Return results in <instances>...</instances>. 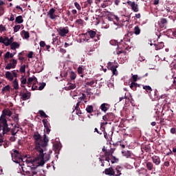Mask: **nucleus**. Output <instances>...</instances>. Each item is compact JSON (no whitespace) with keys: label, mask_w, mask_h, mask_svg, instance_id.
I'll use <instances>...</instances> for the list:
<instances>
[{"label":"nucleus","mask_w":176,"mask_h":176,"mask_svg":"<svg viewBox=\"0 0 176 176\" xmlns=\"http://www.w3.org/2000/svg\"><path fill=\"white\" fill-rule=\"evenodd\" d=\"M50 159V155H37L35 158L27 160V162L32 164L31 170L28 171V176H34L38 174L36 168L43 167L45 163Z\"/></svg>","instance_id":"nucleus-1"},{"label":"nucleus","mask_w":176,"mask_h":176,"mask_svg":"<svg viewBox=\"0 0 176 176\" xmlns=\"http://www.w3.org/2000/svg\"><path fill=\"white\" fill-rule=\"evenodd\" d=\"M34 142L36 144V151L38 152L39 155H47V153H44L46 151L47 146V142H49V138L44 134V137L42 138L41 134L35 133L33 135Z\"/></svg>","instance_id":"nucleus-2"},{"label":"nucleus","mask_w":176,"mask_h":176,"mask_svg":"<svg viewBox=\"0 0 176 176\" xmlns=\"http://www.w3.org/2000/svg\"><path fill=\"white\" fill-rule=\"evenodd\" d=\"M10 131V129H9V126H8V120H6V118L5 116H1L0 117V134L3 135H5V134H7V133H9Z\"/></svg>","instance_id":"nucleus-3"},{"label":"nucleus","mask_w":176,"mask_h":176,"mask_svg":"<svg viewBox=\"0 0 176 176\" xmlns=\"http://www.w3.org/2000/svg\"><path fill=\"white\" fill-rule=\"evenodd\" d=\"M118 67H119V64H118L117 63H115L112 62H109L107 63L108 69H110V71L112 72L113 75H116V76H118V70L116 69Z\"/></svg>","instance_id":"nucleus-4"},{"label":"nucleus","mask_w":176,"mask_h":176,"mask_svg":"<svg viewBox=\"0 0 176 176\" xmlns=\"http://www.w3.org/2000/svg\"><path fill=\"white\" fill-rule=\"evenodd\" d=\"M129 5L133 12L137 13L140 12V9L138 8V4L135 3V1H131L130 0L127 1L126 3H123V5Z\"/></svg>","instance_id":"nucleus-5"},{"label":"nucleus","mask_w":176,"mask_h":176,"mask_svg":"<svg viewBox=\"0 0 176 176\" xmlns=\"http://www.w3.org/2000/svg\"><path fill=\"white\" fill-rule=\"evenodd\" d=\"M121 43L124 45V49H126V50H129V47H130L131 45V42H130V38H129V34H126L122 40H121Z\"/></svg>","instance_id":"nucleus-6"},{"label":"nucleus","mask_w":176,"mask_h":176,"mask_svg":"<svg viewBox=\"0 0 176 176\" xmlns=\"http://www.w3.org/2000/svg\"><path fill=\"white\" fill-rule=\"evenodd\" d=\"M5 76L8 80L12 82L14 78H17V73L16 72V70H13L12 72H6Z\"/></svg>","instance_id":"nucleus-7"},{"label":"nucleus","mask_w":176,"mask_h":176,"mask_svg":"<svg viewBox=\"0 0 176 176\" xmlns=\"http://www.w3.org/2000/svg\"><path fill=\"white\" fill-rule=\"evenodd\" d=\"M57 32L60 36L64 38V36H67V34L69 32V30L68 29V27H60L57 29Z\"/></svg>","instance_id":"nucleus-8"},{"label":"nucleus","mask_w":176,"mask_h":176,"mask_svg":"<svg viewBox=\"0 0 176 176\" xmlns=\"http://www.w3.org/2000/svg\"><path fill=\"white\" fill-rule=\"evenodd\" d=\"M17 65V60L16 59H11L10 60V63L7 64L5 69H13L16 68V66Z\"/></svg>","instance_id":"nucleus-9"},{"label":"nucleus","mask_w":176,"mask_h":176,"mask_svg":"<svg viewBox=\"0 0 176 176\" xmlns=\"http://www.w3.org/2000/svg\"><path fill=\"white\" fill-rule=\"evenodd\" d=\"M22 155H12V160L14 163L19 164L21 162H23Z\"/></svg>","instance_id":"nucleus-10"},{"label":"nucleus","mask_w":176,"mask_h":176,"mask_svg":"<svg viewBox=\"0 0 176 176\" xmlns=\"http://www.w3.org/2000/svg\"><path fill=\"white\" fill-rule=\"evenodd\" d=\"M148 96L152 100V101H155V100H157V89H153L148 94Z\"/></svg>","instance_id":"nucleus-11"},{"label":"nucleus","mask_w":176,"mask_h":176,"mask_svg":"<svg viewBox=\"0 0 176 176\" xmlns=\"http://www.w3.org/2000/svg\"><path fill=\"white\" fill-rule=\"evenodd\" d=\"M104 156H111L110 157H104V160L107 162L111 161V164H115V163H118L119 162V159H118L116 157H113L112 155H104Z\"/></svg>","instance_id":"nucleus-12"},{"label":"nucleus","mask_w":176,"mask_h":176,"mask_svg":"<svg viewBox=\"0 0 176 176\" xmlns=\"http://www.w3.org/2000/svg\"><path fill=\"white\" fill-rule=\"evenodd\" d=\"M54 13H56V10L54 8H51L49 10L47 15L49 16L51 20H54V19L57 18V15H56V14Z\"/></svg>","instance_id":"nucleus-13"},{"label":"nucleus","mask_w":176,"mask_h":176,"mask_svg":"<svg viewBox=\"0 0 176 176\" xmlns=\"http://www.w3.org/2000/svg\"><path fill=\"white\" fill-rule=\"evenodd\" d=\"M103 173H104V174L107 175L116 176L115 171L111 167L104 169V172Z\"/></svg>","instance_id":"nucleus-14"},{"label":"nucleus","mask_w":176,"mask_h":176,"mask_svg":"<svg viewBox=\"0 0 176 176\" xmlns=\"http://www.w3.org/2000/svg\"><path fill=\"white\" fill-rule=\"evenodd\" d=\"M13 41H14V38H13V37H10V38L9 37H5L4 45L6 46H10Z\"/></svg>","instance_id":"nucleus-15"},{"label":"nucleus","mask_w":176,"mask_h":176,"mask_svg":"<svg viewBox=\"0 0 176 176\" xmlns=\"http://www.w3.org/2000/svg\"><path fill=\"white\" fill-rule=\"evenodd\" d=\"M10 46L11 50H14V52H16V49H19L20 47V43L12 41Z\"/></svg>","instance_id":"nucleus-16"},{"label":"nucleus","mask_w":176,"mask_h":176,"mask_svg":"<svg viewBox=\"0 0 176 176\" xmlns=\"http://www.w3.org/2000/svg\"><path fill=\"white\" fill-rule=\"evenodd\" d=\"M21 97L23 101H25L27 100H30V98L31 97V94H30L29 92L23 93L21 94Z\"/></svg>","instance_id":"nucleus-17"},{"label":"nucleus","mask_w":176,"mask_h":176,"mask_svg":"<svg viewBox=\"0 0 176 176\" xmlns=\"http://www.w3.org/2000/svg\"><path fill=\"white\" fill-rule=\"evenodd\" d=\"M123 170V168L122 166H116V168H115V174L116 176H120L122 175V170Z\"/></svg>","instance_id":"nucleus-18"},{"label":"nucleus","mask_w":176,"mask_h":176,"mask_svg":"<svg viewBox=\"0 0 176 176\" xmlns=\"http://www.w3.org/2000/svg\"><path fill=\"white\" fill-rule=\"evenodd\" d=\"M89 41H90V39L87 38V34H82L81 35V38L80 39V43L82 42H89Z\"/></svg>","instance_id":"nucleus-19"},{"label":"nucleus","mask_w":176,"mask_h":176,"mask_svg":"<svg viewBox=\"0 0 176 176\" xmlns=\"http://www.w3.org/2000/svg\"><path fill=\"white\" fill-rule=\"evenodd\" d=\"M155 50H160L164 47V43L163 42L158 43V44H154Z\"/></svg>","instance_id":"nucleus-20"},{"label":"nucleus","mask_w":176,"mask_h":176,"mask_svg":"<svg viewBox=\"0 0 176 176\" xmlns=\"http://www.w3.org/2000/svg\"><path fill=\"white\" fill-rule=\"evenodd\" d=\"M21 35L23 38V39H28V38H30V32L25 30H22Z\"/></svg>","instance_id":"nucleus-21"},{"label":"nucleus","mask_w":176,"mask_h":176,"mask_svg":"<svg viewBox=\"0 0 176 176\" xmlns=\"http://www.w3.org/2000/svg\"><path fill=\"white\" fill-rule=\"evenodd\" d=\"M102 151V152H104L105 155H112L115 151V148H111L109 151H107V148H105V146H104Z\"/></svg>","instance_id":"nucleus-22"},{"label":"nucleus","mask_w":176,"mask_h":176,"mask_svg":"<svg viewBox=\"0 0 176 176\" xmlns=\"http://www.w3.org/2000/svg\"><path fill=\"white\" fill-rule=\"evenodd\" d=\"M23 21L24 19H23V16L21 15L16 16L15 19V23H16V24H22Z\"/></svg>","instance_id":"nucleus-23"},{"label":"nucleus","mask_w":176,"mask_h":176,"mask_svg":"<svg viewBox=\"0 0 176 176\" xmlns=\"http://www.w3.org/2000/svg\"><path fill=\"white\" fill-rule=\"evenodd\" d=\"M12 115V111L9 109L3 110V115L1 116H4L6 118V116H10Z\"/></svg>","instance_id":"nucleus-24"},{"label":"nucleus","mask_w":176,"mask_h":176,"mask_svg":"<svg viewBox=\"0 0 176 176\" xmlns=\"http://www.w3.org/2000/svg\"><path fill=\"white\" fill-rule=\"evenodd\" d=\"M152 159H153V162H154L155 165H159L160 164V159L159 158L158 156L154 155L153 156Z\"/></svg>","instance_id":"nucleus-25"},{"label":"nucleus","mask_w":176,"mask_h":176,"mask_svg":"<svg viewBox=\"0 0 176 176\" xmlns=\"http://www.w3.org/2000/svg\"><path fill=\"white\" fill-rule=\"evenodd\" d=\"M19 129L20 127L19 126V124L15 125L14 127L11 130V134H14L16 135V134L19 133Z\"/></svg>","instance_id":"nucleus-26"},{"label":"nucleus","mask_w":176,"mask_h":176,"mask_svg":"<svg viewBox=\"0 0 176 176\" xmlns=\"http://www.w3.org/2000/svg\"><path fill=\"white\" fill-rule=\"evenodd\" d=\"M133 32L135 35H140V34H141V29L140 28V27H138V25H136L133 28Z\"/></svg>","instance_id":"nucleus-27"},{"label":"nucleus","mask_w":176,"mask_h":176,"mask_svg":"<svg viewBox=\"0 0 176 176\" xmlns=\"http://www.w3.org/2000/svg\"><path fill=\"white\" fill-rule=\"evenodd\" d=\"M146 168H147V170L151 171L154 168V165L151 162H147L146 163Z\"/></svg>","instance_id":"nucleus-28"},{"label":"nucleus","mask_w":176,"mask_h":176,"mask_svg":"<svg viewBox=\"0 0 176 176\" xmlns=\"http://www.w3.org/2000/svg\"><path fill=\"white\" fill-rule=\"evenodd\" d=\"M67 89L68 90H72L74 89H76V84L75 83H68L67 84Z\"/></svg>","instance_id":"nucleus-29"},{"label":"nucleus","mask_w":176,"mask_h":176,"mask_svg":"<svg viewBox=\"0 0 176 176\" xmlns=\"http://www.w3.org/2000/svg\"><path fill=\"white\" fill-rule=\"evenodd\" d=\"M54 152L56 155H60V144H54Z\"/></svg>","instance_id":"nucleus-30"},{"label":"nucleus","mask_w":176,"mask_h":176,"mask_svg":"<svg viewBox=\"0 0 176 176\" xmlns=\"http://www.w3.org/2000/svg\"><path fill=\"white\" fill-rule=\"evenodd\" d=\"M87 32H88V35L91 38H94V36H96V31H94V30H89Z\"/></svg>","instance_id":"nucleus-31"},{"label":"nucleus","mask_w":176,"mask_h":176,"mask_svg":"<svg viewBox=\"0 0 176 176\" xmlns=\"http://www.w3.org/2000/svg\"><path fill=\"white\" fill-rule=\"evenodd\" d=\"M13 87H14V90H19V82L17 81V78H16L13 81Z\"/></svg>","instance_id":"nucleus-32"},{"label":"nucleus","mask_w":176,"mask_h":176,"mask_svg":"<svg viewBox=\"0 0 176 176\" xmlns=\"http://www.w3.org/2000/svg\"><path fill=\"white\" fill-rule=\"evenodd\" d=\"M143 89L147 91V93L149 94L151 91H152L153 89H152V87L149 85H146L143 87Z\"/></svg>","instance_id":"nucleus-33"},{"label":"nucleus","mask_w":176,"mask_h":176,"mask_svg":"<svg viewBox=\"0 0 176 176\" xmlns=\"http://www.w3.org/2000/svg\"><path fill=\"white\" fill-rule=\"evenodd\" d=\"M86 111L87 113H93V106L91 105L87 106Z\"/></svg>","instance_id":"nucleus-34"},{"label":"nucleus","mask_w":176,"mask_h":176,"mask_svg":"<svg viewBox=\"0 0 176 176\" xmlns=\"http://www.w3.org/2000/svg\"><path fill=\"white\" fill-rule=\"evenodd\" d=\"M100 109L103 111V112H107V111H108V108H107V104L103 103L100 105Z\"/></svg>","instance_id":"nucleus-35"},{"label":"nucleus","mask_w":176,"mask_h":176,"mask_svg":"<svg viewBox=\"0 0 176 176\" xmlns=\"http://www.w3.org/2000/svg\"><path fill=\"white\" fill-rule=\"evenodd\" d=\"M74 6L76 8V9H77V10H78V12H80V10H82V7L80 6V4H79V3L78 2H74Z\"/></svg>","instance_id":"nucleus-36"},{"label":"nucleus","mask_w":176,"mask_h":176,"mask_svg":"<svg viewBox=\"0 0 176 176\" xmlns=\"http://www.w3.org/2000/svg\"><path fill=\"white\" fill-rule=\"evenodd\" d=\"M9 58H10V52H7L4 54V60H5V61H8V60H9Z\"/></svg>","instance_id":"nucleus-37"},{"label":"nucleus","mask_w":176,"mask_h":176,"mask_svg":"<svg viewBox=\"0 0 176 176\" xmlns=\"http://www.w3.org/2000/svg\"><path fill=\"white\" fill-rule=\"evenodd\" d=\"M137 86H138L137 83H135L134 82H131L130 85V87L132 90H136Z\"/></svg>","instance_id":"nucleus-38"},{"label":"nucleus","mask_w":176,"mask_h":176,"mask_svg":"<svg viewBox=\"0 0 176 176\" xmlns=\"http://www.w3.org/2000/svg\"><path fill=\"white\" fill-rule=\"evenodd\" d=\"M94 83H96V81L94 80H91L90 81H88L86 82L87 86H91V87H93L94 86Z\"/></svg>","instance_id":"nucleus-39"},{"label":"nucleus","mask_w":176,"mask_h":176,"mask_svg":"<svg viewBox=\"0 0 176 176\" xmlns=\"http://www.w3.org/2000/svg\"><path fill=\"white\" fill-rule=\"evenodd\" d=\"M38 113L40 115V116H41V118H47V115H46V113H45V111L40 110L38 111Z\"/></svg>","instance_id":"nucleus-40"},{"label":"nucleus","mask_w":176,"mask_h":176,"mask_svg":"<svg viewBox=\"0 0 176 176\" xmlns=\"http://www.w3.org/2000/svg\"><path fill=\"white\" fill-rule=\"evenodd\" d=\"M70 79L72 80H75V79H76V74H75V72H72L70 74Z\"/></svg>","instance_id":"nucleus-41"},{"label":"nucleus","mask_w":176,"mask_h":176,"mask_svg":"<svg viewBox=\"0 0 176 176\" xmlns=\"http://www.w3.org/2000/svg\"><path fill=\"white\" fill-rule=\"evenodd\" d=\"M21 28V26L20 25H16L14 27V32H19Z\"/></svg>","instance_id":"nucleus-42"},{"label":"nucleus","mask_w":176,"mask_h":176,"mask_svg":"<svg viewBox=\"0 0 176 176\" xmlns=\"http://www.w3.org/2000/svg\"><path fill=\"white\" fill-rule=\"evenodd\" d=\"M21 87H25V86L24 85H25V83H27V78H21Z\"/></svg>","instance_id":"nucleus-43"},{"label":"nucleus","mask_w":176,"mask_h":176,"mask_svg":"<svg viewBox=\"0 0 176 176\" xmlns=\"http://www.w3.org/2000/svg\"><path fill=\"white\" fill-rule=\"evenodd\" d=\"M43 124L45 129L49 127V122L47 121V120L46 119L43 120Z\"/></svg>","instance_id":"nucleus-44"},{"label":"nucleus","mask_w":176,"mask_h":176,"mask_svg":"<svg viewBox=\"0 0 176 176\" xmlns=\"http://www.w3.org/2000/svg\"><path fill=\"white\" fill-rule=\"evenodd\" d=\"M34 79H36V78H35V77H34V78L30 77V78L28 79L27 85H28V86H30V83H32V81H33Z\"/></svg>","instance_id":"nucleus-45"},{"label":"nucleus","mask_w":176,"mask_h":176,"mask_svg":"<svg viewBox=\"0 0 176 176\" xmlns=\"http://www.w3.org/2000/svg\"><path fill=\"white\" fill-rule=\"evenodd\" d=\"M76 24H78V25H83V20L82 19H76Z\"/></svg>","instance_id":"nucleus-46"},{"label":"nucleus","mask_w":176,"mask_h":176,"mask_svg":"<svg viewBox=\"0 0 176 176\" xmlns=\"http://www.w3.org/2000/svg\"><path fill=\"white\" fill-rule=\"evenodd\" d=\"M3 31H6V27H5V25L1 24L0 25V33L2 34V32H3Z\"/></svg>","instance_id":"nucleus-47"},{"label":"nucleus","mask_w":176,"mask_h":176,"mask_svg":"<svg viewBox=\"0 0 176 176\" xmlns=\"http://www.w3.org/2000/svg\"><path fill=\"white\" fill-rule=\"evenodd\" d=\"M75 111H76V115H78V116L82 115V111H80V107H78V109H74V112H75Z\"/></svg>","instance_id":"nucleus-48"},{"label":"nucleus","mask_w":176,"mask_h":176,"mask_svg":"<svg viewBox=\"0 0 176 176\" xmlns=\"http://www.w3.org/2000/svg\"><path fill=\"white\" fill-rule=\"evenodd\" d=\"M19 71L22 74H24L25 72V65H23L22 66H21Z\"/></svg>","instance_id":"nucleus-49"},{"label":"nucleus","mask_w":176,"mask_h":176,"mask_svg":"<svg viewBox=\"0 0 176 176\" xmlns=\"http://www.w3.org/2000/svg\"><path fill=\"white\" fill-rule=\"evenodd\" d=\"M12 135L10 138V140H11L12 142H14V141H16V135L11 133Z\"/></svg>","instance_id":"nucleus-50"},{"label":"nucleus","mask_w":176,"mask_h":176,"mask_svg":"<svg viewBox=\"0 0 176 176\" xmlns=\"http://www.w3.org/2000/svg\"><path fill=\"white\" fill-rule=\"evenodd\" d=\"M45 86H46V83L45 82H42L41 84H40L38 87V90H43V89H45Z\"/></svg>","instance_id":"nucleus-51"},{"label":"nucleus","mask_w":176,"mask_h":176,"mask_svg":"<svg viewBox=\"0 0 176 176\" xmlns=\"http://www.w3.org/2000/svg\"><path fill=\"white\" fill-rule=\"evenodd\" d=\"M10 90V85H6L2 89V91H9Z\"/></svg>","instance_id":"nucleus-52"},{"label":"nucleus","mask_w":176,"mask_h":176,"mask_svg":"<svg viewBox=\"0 0 176 176\" xmlns=\"http://www.w3.org/2000/svg\"><path fill=\"white\" fill-rule=\"evenodd\" d=\"M78 74H79V75H80V74H83V68H82V67H80V66H79L78 67Z\"/></svg>","instance_id":"nucleus-53"},{"label":"nucleus","mask_w":176,"mask_h":176,"mask_svg":"<svg viewBox=\"0 0 176 176\" xmlns=\"http://www.w3.org/2000/svg\"><path fill=\"white\" fill-rule=\"evenodd\" d=\"M107 124H108V122H101L100 123V129L105 130V126H107Z\"/></svg>","instance_id":"nucleus-54"},{"label":"nucleus","mask_w":176,"mask_h":176,"mask_svg":"<svg viewBox=\"0 0 176 176\" xmlns=\"http://www.w3.org/2000/svg\"><path fill=\"white\" fill-rule=\"evenodd\" d=\"M160 23L161 24H163V25H164V24H167V19L162 18L160 20Z\"/></svg>","instance_id":"nucleus-55"},{"label":"nucleus","mask_w":176,"mask_h":176,"mask_svg":"<svg viewBox=\"0 0 176 176\" xmlns=\"http://www.w3.org/2000/svg\"><path fill=\"white\" fill-rule=\"evenodd\" d=\"M85 98H86V94H82V96L79 98V101H83L85 100Z\"/></svg>","instance_id":"nucleus-56"},{"label":"nucleus","mask_w":176,"mask_h":176,"mask_svg":"<svg viewBox=\"0 0 176 176\" xmlns=\"http://www.w3.org/2000/svg\"><path fill=\"white\" fill-rule=\"evenodd\" d=\"M2 145L4 148H8V146H9V142H3Z\"/></svg>","instance_id":"nucleus-57"},{"label":"nucleus","mask_w":176,"mask_h":176,"mask_svg":"<svg viewBox=\"0 0 176 176\" xmlns=\"http://www.w3.org/2000/svg\"><path fill=\"white\" fill-rule=\"evenodd\" d=\"M76 94H78V92H76V91H74L73 92L72 91L70 93V96H73V98H75L74 97H76V96H77Z\"/></svg>","instance_id":"nucleus-58"},{"label":"nucleus","mask_w":176,"mask_h":176,"mask_svg":"<svg viewBox=\"0 0 176 176\" xmlns=\"http://www.w3.org/2000/svg\"><path fill=\"white\" fill-rule=\"evenodd\" d=\"M138 78V75H133V76H132L133 81L134 82H137Z\"/></svg>","instance_id":"nucleus-59"},{"label":"nucleus","mask_w":176,"mask_h":176,"mask_svg":"<svg viewBox=\"0 0 176 176\" xmlns=\"http://www.w3.org/2000/svg\"><path fill=\"white\" fill-rule=\"evenodd\" d=\"M32 90H39V87H38V86L35 85V84H34L32 86Z\"/></svg>","instance_id":"nucleus-60"},{"label":"nucleus","mask_w":176,"mask_h":176,"mask_svg":"<svg viewBox=\"0 0 176 176\" xmlns=\"http://www.w3.org/2000/svg\"><path fill=\"white\" fill-rule=\"evenodd\" d=\"M9 21H14V15L13 14H10V17L9 19Z\"/></svg>","instance_id":"nucleus-61"},{"label":"nucleus","mask_w":176,"mask_h":176,"mask_svg":"<svg viewBox=\"0 0 176 176\" xmlns=\"http://www.w3.org/2000/svg\"><path fill=\"white\" fill-rule=\"evenodd\" d=\"M114 5L116 6H119V3H120V0H113Z\"/></svg>","instance_id":"nucleus-62"},{"label":"nucleus","mask_w":176,"mask_h":176,"mask_svg":"<svg viewBox=\"0 0 176 176\" xmlns=\"http://www.w3.org/2000/svg\"><path fill=\"white\" fill-rule=\"evenodd\" d=\"M116 41H115V40H111V41H110V45H111L112 46H115V45H116Z\"/></svg>","instance_id":"nucleus-63"},{"label":"nucleus","mask_w":176,"mask_h":176,"mask_svg":"<svg viewBox=\"0 0 176 176\" xmlns=\"http://www.w3.org/2000/svg\"><path fill=\"white\" fill-rule=\"evenodd\" d=\"M39 45L41 47H45V46H46V43H45V41H41Z\"/></svg>","instance_id":"nucleus-64"}]
</instances>
